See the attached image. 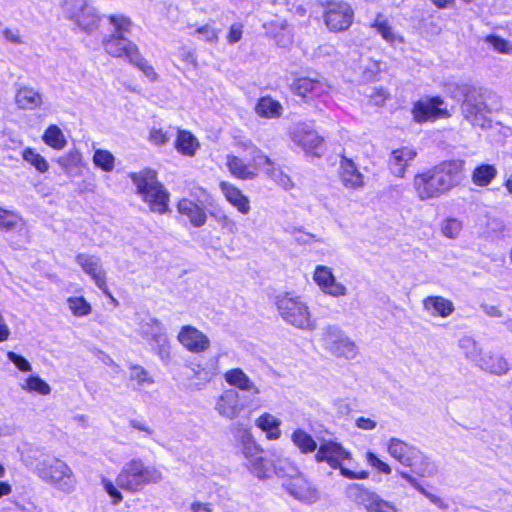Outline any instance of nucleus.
<instances>
[{"label":"nucleus","mask_w":512,"mask_h":512,"mask_svg":"<svg viewBox=\"0 0 512 512\" xmlns=\"http://www.w3.org/2000/svg\"><path fill=\"white\" fill-rule=\"evenodd\" d=\"M291 441L295 447L303 454L312 453L317 449V443L314 438L305 430L298 428L291 434Z\"/></svg>","instance_id":"43"},{"label":"nucleus","mask_w":512,"mask_h":512,"mask_svg":"<svg viewBox=\"0 0 512 512\" xmlns=\"http://www.w3.org/2000/svg\"><path fill=\"white\" fill-rule=\"evenodd\" d=\"M15 103L19 109L35 110L42 105L43 96L32 87L22 86L16 92Z\"/></svg>","instance_id":"30"},{"label":"nucleus","mask_w":512,"mask_h":512,"mask_svg":"<svg viewBox=\"0 0 512 512\" xmlns=\"http://www.w3.org/2000/svg\"><path fill=\"white\" fill-rule=\"evenodd\" d=\"M419 449L399 438L392 437L387 442L388 454L400 464L407 466L418 455Z\"/></svg>","instance_id":"25"},{"label":"nucleus","mask_w":512,"mask_h":512,"mask_svg":"<svg viewBox=\"0 0 512 512\" xmlns=\"http://www.w3.org/2000/svg\"><path fill=\"white\" fill-rule=\"evenodd\" d=\"M130 177L137 188V193L149 205L152 212L159 214L167 212L169 194L158 182L155 171L146 169L139 173H132Z\"/></svg>","instance_id":"6"},{"label":"nucleus","mask_w":512,"mask_h":512,"mask_svg":"<svg viewBox=\"0 0 512 512\" xmlns=\"http://www.w3.org/2000/svg\"><path fill=\"white\" fill-rule=\"evenodd\" d=\"M177 340L187 351L195 354L203 353L210 347L208 336L192 325L182 326Z\"/></svg>","instance_id":"19"},{"label":"nucleus","mask_w":512,"mask_h":512,"mask_svg":"<svg viewBox=\"0 0 512 512\" xmlns=\"http://www.w3.org/2000/svg\"><path fill=\"white\" fill-rule=\"evenodd\" d=\"M20 387L30 393H37L40 395H48L51 388L47 382L38 376H29L23 380Z\"/></svg>","instance_id":"48"},{"label":"nucleus","mask_w":512,"mask_h":512,"mask_svg":"<svg viewBox=\"0 0 512 512\" xmlns=\"http://www.w3.org/2000/svg\"><path fill=\"white\" fill-rule=\"evenodd\" d=\"M163 479V474L154 465H146L141 459L126 462L116 477L117 484L129 492H138L144 486L157 484Z\"/></svg>","instance_id":"5"},{"label":"nucleus","mask_w":512,"mask_h":512,"mask_svg":"<svg viewBox=\"0 0 512 512\" xmlns=\"http://www.w3.org/2000/svg\"><path fill=\"white\" fill-rule=\"evenodd\" d=\"M291 141L307 155L320 157L324 153V140L309 123H296L289 129Z\"/></svg>","instance_id":"12"},{"label":"nucleus","mask_w":512,"mask_h":512,"mask_svg":"<svg viewBox=\"0 0 512 512\" xmlns=\"http://www.w3.org/2000/svg\"><path fill=\"white\" fill-rule=\"evenodd\" d=\"M42 139L46 145L55 150H62L67 144L62 130L57 125H50L45 130Z\"/></svg>","instance_id":"45"},{"label":"nucleus","mask_w":512,"mask_h":512,"mask_svg":"<svg viewBox=\"0 0 512 512\" xmlns=\"http://www.w3.org/2000/svg\"><path fill=\"white\" fill-rule=\"evenodd\" d=\"M101 486L103 487L107 495L110 497V502L112 505L116 506L122 502L123 495L119 490V488L121 487L117 484V482L114 483L111 479L102 477Z\"/></svg>","instance_id":"54"},{"label":"nucleus","mask_w":512,"mask_h":512,"mask_svg":"<svg viewBox=\"0 0 512 512\" xmlns=\"http://www.w3.org/2000/svg\"><path fill=\"white\" fill-rule=\"evenodd\" d=\"M339 178L342 185L349 190H359L365 186L364 175L351 159L345 157L340 161Z\"/></svg>","instance_id":"23"},{"label":"nucleus","mask_w":512,"mask_h":512,"mask_svg":"<svg viewBox=\"0 0 512 512\" xmlns=\"http://www.w3.org/2000/svg\"><path fill=\"white\" fill-rule=\"evenodd\" d=\"M92 160L93 164L104 172H111L115 167V157L105 149H96Z\"/></svg>","instance_id":"49"},{"label":"nucleus","mask_w":512,"mask_h":512,"mask_svg":"<svg viewBox=\"0 0 512 512\" xmlns=\"http://www.w3.org/2000/svg\"><path fill=\"white\" fill-rule=\"evenodd\" d=\"M321 345L326 352L339 359L353 360L359 352L356 343L335 325L323 329Z\"/></svg>","instance_id":"10"},{"label":"nucleus","mask_w":512,"mask_h":512,"mask_svg":"<svg viewBox=\"0 0 512 512\" xmlns=\"http://www.w3.org/2000/svg\"><path fill=\"white\" fill-rule=\"evenodd\" d=\"M330 89V85L323 78L300 77L291 84V91L305 101L327 95Z\"/></svg>","instance_id":"17"},{"label":"nucleus","mask_w":512,"mask_h":512,"mask_svg":"<svg viewBox=\"0 0 512 512\" xmlns=\"http://www.w3.org/2000/svg\"><path fill=\"white\" fill-rule=\"evenodd\" d=\"M370 97V102L376 106H382L387 97H388V94L386 92L385 89L383 88H375L373 89V91L371 92V94L369 95Z\"/></svg>","instance_id":"64"},{"label":"nucleus","mask_w":512,"mask_h":512,"mask_svg":"<svg viewBox=\"0 0 512 512\" xmlns=\"http://www.w3.org/2000/svg\"><path fill=\"white\" fill-rule=\"evenodd\" d=\"M461 229V222L455 218H448L442 224V232L448 238H456Z\"/></svg>","instance_id":"61"},{"label":"nucleus","mask_w":512,"mask_h":512,"mask_svg":"<svg viewBox=\"0 0 512 512\" xmlns=\"http://www.w3.org/2000/svg\"><path fill=\"white\" fill-rule=\"evenodd\" d=\"M261 169L264 170L266 175L273 180L278 186L285 190H289L293 187V182L290 177L285 174L279 167H277L271 160V165H265Z\"/></svg>","instance_id":"47"},{"label":"nucleus","mask_w":512,"mask_h":512,"mask_svg":"<svg viewBox=\"0 0 512 512\" xmlns=\"http://www.w3.org/2000/svg\"><path fill=\"white\" fill-rule=\"evenodd\" d=\"M411 471L422 478H432L438 473V466L420 450L418 455L408 465Z\"/></svg>","instance_id":"34"},{"label":"nucleus","mask_w":512,"mask_h":512,"mask_svg":"<svg viewBox=\"0 0 512 512\" xmlns=\"http://www.w3.org/2000/svg\"><path fill=\"white\" fill-rule=\"evenodd\" d=\"M354 12L350 5L343 1H331L324 7V21L330 31L347 30L353 22Z\"/></svg>","instance_id":"14"},{"label":"nucleus","mask_w":512,"mask_h":512,"mask_svg":"<svg viewBox=\"0 0 512 512\" xmlns=\"http://www.w3.org/2000/svg\"><path fill=\"white\" fill-rule=\"evenodd\" d=\"M22 157L40 173H45L49 169L48 161L33 148H25L22 152Z\"/></svg>","instance_id":"50"},{"label":"nucleus","mask_w":512,"mask_h":512,"mask_svg":"<svg viewBox=\"0 0 512 512\" xmlns=\"http://www.w3.org/2000/svg\"><path fill=\"white\" fill-rule=\"evenodd\" d=\"M129 379L130 381L135 382L138 388L153 383V380L148 376L147 371L139 365H133L130 367Z\"/></svg>","instance_id":"57"},{"label":"nucleus","mask_w":512,"mask_h":512,"mask_svg":"<svg viewBox=\"0 0 512 512\" xmlns=\"http://www.w3.org/2000/svg\"><path fill=\"white\" fill-rule=\"evenodd\" d=\"M101 19L102 17L96 8L89 4L73 23L81 31L92 34L98 30Z\"/></svg>","instance_id":"32"},{"label":"nucleus","mask_w":512,"mask_h":512,"mask_svg":"<svg viewBox=\"0 0 512 512\" xmlns=\"http://www.w3.org/2000/svg\"><path fill=\"white\" fill-rule=\"evenodd\" d=\"M268 31L273 34V37L280 47H288L293 42V34L290 26L282 20H276L269 24Z\"/></svg>","instance_id":"37"},{"label":"nucleus","mask_w":512,"mask_h":512,"mask_svg":"<svg viewBox=\"0 0 512 512\" xmlns=\"http://www.w3.org/2000/svg\"><path fill=\"white\" fill-rule=\"evenodd\" d=\"M412 115L417 123L450 117L446 103L437 96L423 98L415 102L412 108Z\"/></svg>","instance_id":"15"},{"label":"nucleus","mask_w":512,"mask_h":512,"mask_svg":"<svg viewBox=\"0 0 512 512\" xmlns=\"http://www.w3.org/2000/svg\"><path fill=\"white\" fill-rule=\"evenodd\" d=\"M416 156L417 151L412 146H402L392 150L388 159V169L390 173L397 178H403L407 168L411 165Z\"/></svg>","instance_id":"21"},{"label":"nucleus","mask_w":512,"mask_h":512,"mask_svg":"<svg viewBox=\"0 0 512 512\" xmlns=\"http://www.w3.org/2000/svg\"><path fill=\"white\" fill-rule=\"evenodd\" d=\"M226 166L232 176L241 180H253L258 175V170L263 166H255L252 161L249 164L235 155H227Z\"/></svg>","instance_id":"28"},{"label":"nucleus","mask_w":512,"mask_h":512,"mask_svg":"<svg viewBox=\"0 0 512 512\" xmlns=\"http://www.w3.org/2000/svg\"><path fill=\"white\" fill-rule=\"evenodd\" d=\"M170 139V135L161 128L153 127L149 133V141L156 145L162 146L165 145Z\"/></svg>","instance_id":"62"},{"label":"nucleus","mask_w":512,"mask_h":512,"mask_svg":"<svg viewBox=\"0 0 512 512\" xmlns=\"http://www.w3.org/2000/svg\"><path fill=\"white\" fill-rule=\"evenodd\" d=\"M365 460L372 468L376 469L380 473L388 475L392 471L388 463L382 461L377 455L370 451L366 453Z\"/></svg>","instance_id":"60"},{"label":"nucleus","mask_w":512,"mask_h":512,"mask_svg":"<svg viewBox=\"0 0 512 512\" xmlns=\"http://www.w3.org/2000/svg\"><path fill=\"white\" fill-rule=\"evenodd\" d=\"M475 366L495 376H504L511 369L509 361L503 355L493 351L483 352Z\"/></svg>","instance_id":"22"},{"label":"nucleus","mask_w":512,"mask_h":512,"mask_svg":"<svg viewBox=\"0 0 512 512\" xmlns=\"http://www.w3.org/2000/svg\"><path fill=\"white\" fill-rule=\"evenodd\" d=\"M24 226L25 221L17 212L0 208V230L21 231Z\"/></svg>","instance_id":"41"},{"label":"nucleus","mask_w":512,"mask_h":512,"mask_svg":"<svg viewBox=\"0 0 512 512\" xmlns=\"http://www.w3.org/2000/svg\"><path fill=\"white\" fill-rule=\"evenodd\" d=\"M135 56L136 57H134L129 63L137 67L149 81H156L158 77L157 73L155 72L154 68L149 64V62L142 57L140 51Z\"/></svg>","instance_id":"56"},{"label":"nucleus","mask_w":512,"mask_h":512,"mask_svg":"<svg viewBox=\"0 0 512 512\" xmlns=\"http://www.w3.org/2000/svg\"><path fill=\"white\" fill-rule=\"evenodd\" d=\"M255 425L265 433L268 440H278L282 435L280 429L281 420L271 413L265 412L261 414L255 420Z\"/></svg>","instance_id":"33"},{"label":"nucleus","mask_w":512,"mask_h":512,"mask_svg":"<svg viewBox=\"0 0 512 512\" xmlns=\"http://www.w3.org/2000/svg\"><path fill=\"white\" fill-rule=\"evenodd\" d=\"M255 111L260 117L275 119L281 117L283 107L280 102L269 96H265L258 100Z\"/></svg>","instance_id":"38"},{"label":"nucleus","mask_w":512,"mask_h":512,"mask_svg":"<svg viewBox=\"0 0 512 512\" xmlns=\"http://www.w3.org/2000/svg\"><path fill=\"white\" fill-rule=\"evenodd\" d=\"M107 19L114 31L102 39L105 52L112 57L125 58L130 62L139 52L138 46L126 37L131 33L132 21L123 14H111Z\"/></svg>","instance_id":"4"},{"label":"nucleus","mask_w":512,"mask_h":512,"mask_svg":"<svg viewBox=\"0 0 512 512\" xmlns=\"http://www.w3.org/2000/svg\"><path fill=\"white\" fill-rule=\"evenodd\" d=\"M275 305L280 317L287 324L301 329L313 330L316 326L310 309L300 296L282 293L276 296Z\"/></svg>","instance_id":"7"},{"label":"nucleus","mask_w":512,"mask_h":512,"mask_svg":"<svg viewBox=\"0 0 512 512\" xmlns=\"http://www.w3.org/2000/svg\"><path fill=\"white\" fill-rule=\"evenodd\" d=\"M245 466L251 474L260 480L270 478L274 473L272 462L262 456V449L245 456Z\"/></svg>","instance_id":"27"},{"label":"nucleus","mask_w":512,"mask_h":512,"mask_svg":"<svg viewBox=\"0 0 512 512\" xmlns=\"http://www.w3.org/2000/svg\"><path fill=\"white\" fill-rule=\"evenodd\" d=\"M349 499L361 505L366 512H399L397 505L382 498L378 493L362 484H350L346 488Z\"/></svg>","instance_id":"11"},{"label":"nucleus","mask_w":512,"mask_h":512,"mask_svg":"<svg viewBox=\"0 0 512 512\" xmlns=\"http://www.w3.org/2000/svg\"><path fill=\"white\" fill-rule=\"evenodd\" d=\"M7 358L22 372H29L32 370V366L29 361L15 352L9 351L7 353Z\"/></svg>","instance_id":"63"},{"label":"nucleus","mask_w":512,"mask_h":512,"mask_svg":"<svg viewBox=\"0 0 512 512\" xmlns=\"http://www.w3.org/2000/svg\"><path fill=\"white\" fill-rule=\"evenodd\" d=\"M498 175L497 168L491 164H481L471 174L472 183L478 187L488 186Z\"/></svg>","instance_id":"39"},{"label":"nucleus","mask_w":512,"mask_h":512,"mask_svg":"<svg viewBox=\"0 0 512 512\" xmlns=\"http://www.w3.org/2000/svg\"><path fill=\"white\" fill-rule=\"evenodd\" d=\"M282 486L292 498L304 504H313L320 498L317 488L303 474L284 480Z\"/></svg>","instance_id":"16"},{"label":"nucleus","mask_w":512,"mask_h":512,"mask_svg":"<svg viewBox=\"0 0 512 512\" xmlns=\"http://www.w3.org/2000/svg\"><path fill=\"white\" fill-rule=\"evenodd\" d=\"M315 459L319 463H327L332 469H339L340 474L347 479L365 480L369 477L368 471H354L343 465L345 460L351 459V453L336 441L326 440L321 442Z\"/></svg>","instance_id":"9"},{"label":"nucleus","mask_w":512,"mask_h":512,"mask_svg":"<svg viewBox=\"0 0 512 512\" xmlns=\"http://www.w3.org/2000/svg\"><path fill=\"white\" fill-rule=\"evenodd\" d=\"M236 145L241 151L246 153L249 160L252 161L255 166L271 165V159L251 140H238Z\"/></svg>","instance_id":"36"},{"label":"nucleus","mask_w":512,"mask_h":512,"mask_svg":"<svg viewBox=\"0 0 512 512\" xmlns=\"http://www.w3.org/2000/svg\"><path fill=\"white\" fill-rule=\"evenodd\" d=\"M76 262L82 268V270L90 276L95 285L103 293L109 295L106 283V272L102 267L100 258L81 253L77 255Z\"/></svg>","instance_id":"20"},{"label":"nucleus","mask_w":512,"mask_h":512,"mask_svg":"<svg viewBox=\"0 0 512 512\" xmlns=\"http://www.w3.org/2000/svg\"><path fill=\"white\" fill-rule=\"evenodd\" d=\"M57 163L65 172L69 173L73 169L81 166L82 154L78 150H71L65 155L59 157Z\"/></svg>","instance_id":"52"},{"label":"nucleus","mask_w":512,"mask_h":512,"mask_svg":"<svg viewBox=\"0 0 512 512\" xmlns=\"http://www.w3.org/2000/svg\"><path fill=\"white\" fill-rule=\"evenodd\" d=\"M219 188L226 201L239 213L247 215L250 212V200L238 187L229 182L221 181Z\"/></svg>","instance_id":"26"},{"label":"nucleus","mask_w":512,"mask_h":512,"mask_svg":"<svg viewBox=\"0 0 512 512\" xmlns=\"http://www.w3.org/2000/svg\"><path fill=\"white\" fill-rule=\"evenodd\" d=\"M35 473L55 489L71 493L76 487V478L72 469L62 460L46 457L35 466Z\"/></svg>","instance_id":"8"},{"label":"nucleus","mask_w":512,"mask_h":512,"mask_svg":"<svg viewBox=\"0 0 512 512\" xmlns=\"http://www.w3.org/2000/svg\"><path fill=\"white\" fill-rule=\"evenodd\" d=\"M176 150L187 157H193L200 148L198 139L189 131L179 130L175 141Z\"/></svg>","instance_id":"35"},{"label":"nucleus","mask_w":512,"mask_h":512,"mask_svg":"<svg viewBox=\"0 0 512 512\" xmlns=\"http://www.w3.org/2000/svg\"><path fill=\"white\" fill-rule=\"evenodd\" d=\"M313 281L319 289L332 297H343L347 294V288L341 282H338L332 272V269L325 265H317L313 272Z\"/></svg>","instance_id":"18"},{"label":"nucleus","mask_w":512,"mask_h":512,"mask_svg":"<svg viewBox=\"0 0 512 512\" xmlns=\"http://www.w3.org/2000/svg\"><path fill=\"white\" fill-rule=\"evenodd\" d=\"M177 210L182 216L187 217L194 227H201L206 223L204 209L189 199H181L177 204Z\"/></svg>","instance_id":"31"},{"label":"nucleus","mask_w":512,"mask_h":512,"mask_svg":"<svg viewBox=\"0 0 512 512\" xmlns=\"http://www.w3.org/2000/svg\"><path fill=\"white\" fill-rule=\"evenodd\" d=\"M67 305L71 313L76 317H85L92 311L90 303L82 296H73L67 299Z\"/></svg>","instance_id":"51"},{"label":"nucleus","mask_w":512,"mask_h":512,"mask_svg":"<svg viewBox=\"0 0 512 512\" xmlns=\"http://www.w3.org/2000/svg\"><path fill=\"white\" fill-rule=\"evenodd\" d=\"M60 4L64 17L74 22L90 3L88 0H60Z\"/></svg>","instance_id":"46"},{"label":"nucleus","mask_w":512,"mask_h":512,"mask_svg":"<svg viewBox=\"0 0 512 512\" xmlns=\"http://www.w3.org/2000/svg\"><path fill=\"white\" fill-rule=\"evenodd\" d=\"M225 382L231 387L217 397L215 411L223 418L233 420L246 407L261 406L260 387L241 369L232 368L224 373Z\"/></svg>","instance_id":"1"},{"label":"nucleus","mask_w":512,"mask_h":512,"mask_svg":"<svg viewBox=\"0 0 512 512\" xmlns=\"http://www.w3.org/2000/svg\"><path fill=\"white\" fill-rule=\"evenodd\" d=\"M458 347L465 358L474 365L477 364L483 353L481 345L471 336L461 337L458 342Z\"/></svg>","instance_id":"42"},{"label":"nucleus","mask_w":512,"mask_h":512,"mask_svg":"<svg viewBox=\"0 0 512 512\" xmlns=\"http://www.w3.org/2000/svg\"><path fill=\"white\" fill-rule=\"evenodd\" d=\"M486 42L498 53L512 54V42L501 37L490 35L486 38Z\"/></svg>","instance_id":"59"},{"label":"nucleus","mask_w":512,"mask_h":512,"mask_svg":"<svg viewBox=\"0 0 512 512\" xmlns=\"http://www.w3.org/2000/svg\"><path fill=\"white\" fill-rule=\"evenodd\" d=\"M464 166V160H446L417 173L412 184L418 199H437L458 186L463 179Z\"/></svg>","instance_id":"2"},{"label":"nucleus","mask_w":512,"mask_h":512,"mask_svg":"<svg viewBox=\"0 0 512 512\" xmlns=\"http://www.w3.org/2000/svg\"><path fill=\"white\" fill-rule=\"evenodd\" d=\"M424 310L433 317L446 318L450 316L455 308L452 301L442 296H428L423 300Z\"/></svg>","instance_id":"29"},{"label":"nucleus","mask_w":512,"mask_h":512,"mask_svg":"<svg viewBox=\"0 0 512 512\" xmlns=\"http://www.w3.org/2000/svg\"><path fill=\"white\" fill-rule=\"evenodd\" d=\"M219 32L220 30L210 23L202 25L195 30V34L198 35L201 40L209 43H214L218 40Z\"/></svg>","instance_id":"58"},{"label":"nucleus","mask_w":512,"mask_h":512,"mask_svg":"<svg viewBox=\"0 0 512 512\" xmlns=\"http://www.w3.org/2000/svg\"><path fill=\"white\" fill-rule=\"evenodd\" d=\"M273 470L275 474L281 478H284V480L292 479L293 477L302 474L297 466L288 459L279 460L278 463L274 465Z\"/></svg>","instance_id":"53"},{"label":"nucleus","mask_w":512,"mask_h":512,"mask_svg":"<svg viewBox=\"0 0 512 512\" xmlns=\"http://www.w3.org/2000/svg\"><path fill=\"white\" fill-rule=\"evenodd\" d=\"M215 221L220 226L224 234L235 235L239 228L237 222L224 212L214 215Z\"/></svg>","instance_id":"55"},{"label":"nucleus","mask_w":512,"mask_h":512,"mask_svg":"<svg viewBox=\"0 0 512 512\" xmlns=\"http://www.w3.org/2000/svg\"><path fill=\"white\" fill-rule=\"evenodd\" d=\"M370 27L374 29L376 33L379 34L391 47L402 49L404 37L395 30L385 15L378 13L370 24Z\"/></svg>","instance_id":"24"},{"label":"nucleus","mask_w":512,"mask_h":512,"mask_svg":"<svg viewBox=\"0 0 512 512\" xmlns=\"http://www.w3.org/2000/svg\"><path fill=\"white\" fill-rule=\"evenodd\" d=\"M140 334L149 343L161 361L167 364L171 358L170 341L162 323L159 320L150 319L141 325Z\"/></svg>","instance_id":"13"},{"label":"nucleus","mask_w":512,"mask_h":512,"mask_svg":"<svg viewBox=\"0 0 512 512\" xmlns=\"http://www.w3.org/2000/svg\"><path fill=\"white\" fill-rule=\"evenodd\" d=\"M235 439L240 446L241 453L244 457L251 456L252 452H256L260 449V446L256 443L253 435L248 429H238Z\"/></svg>","instance_id":"44"},{"label":"nucleus","mask_w":512,"mask_h":512,"mask_svg":"<svg viewBox=\"0 0 512 512\" xmlns=\"http://www.w3.org/2000/svg\"><path fill=\"white\" fill-rule=\"evenodd\" d=\"M460 91L464 96L462 113L474 126L484 128L488 124V114L498 110L500 105L496 95L483 87L462 85Z\"/></svg>","instance_id":"3"},{"label":"nucleus","mask_w":512,"mask_h":512,"mask_svg":"<svg viewBox=\"0 0 512 512\" xmlns=\"http://www.w3.org/2000/svg\"><path fill=\"white\" fill-rule=\"evenodd\" d=\"M195 379L202 382L211 381L219 372V357L207 361L205 365L196 364L191 367Z\"/></svg>","instance_id":"40"}]
</instances>
